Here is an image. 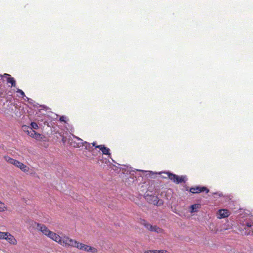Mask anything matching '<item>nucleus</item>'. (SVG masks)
<instances>
[{
  "instance_id": "1",
  "label": "nucleus",
  "mask_w": 253,
  "mask_h": 253,
  "mask_svg": "<svg viewBox=\"0 0 253 253\" xmlns=\"http://www.w3.org/2000/svg\"><path fill=\"white\" fill-rule=\"evenodd\" d=\"M239 228L242 234L253 236V219L246 218L241 221Z\"/></svg>"
},
{
  "instance_id": "2",
  "label": "nucleus",
  "mask_w": 253,
  "mask_h": 253,
  "mask_svg": "<svg viewBox=\"0 0 253 253\" xmlns=\"http://www.w3.org/2000/svg\"><path fill=\"white\" fill-rule=\"evenodd\" d=\"M166 173L168 175V176L169 179L176 184H179L181 182H185L187 180L186 176L185 175H181V176H179L177 175L169 172H167Z\"/></svg>"
},
{
  "instance_id": "3",
  "label": "nucleus",
  "mask_w": 253,
  "mask_h": 253,
  "mask_svg": "<svg viewBox=\"0 0 253 253\" xmlns=\"http://www.w3.org/2000/svg\"><path fill=\"white\" fill-rule=\"evenodd\" d=\"M69 143L74 147L80 148L83 146V140L74 135H72L69 138Z\"/></svg>"
},
{
  "instance_id": "4",
  "label": "nucleus",
  "mask_w": 253,
  "mask_h": 253,
  "mask_svg": "<svg viewBox=\"0 0 253 253\" xmlns=\"http://www.w3.org/2000/svg\"><path fill=\"white\" fill-rule=\"evenodd\" d=\"M61 242L59 244L67 247H75L77 242V241L71 239L67 236L62 237L61 238Z\"/></svg>"
},
{
  "instance_id": "5",
  "label": "nucleus",
  "mask_w": 253,
  "mask_h": 253,
  "mask_svg": "<svg viewBox=\"0 0 253 253\" xmlns=\"http://www.w3.org/2000/svg\"><path fill=\"white\" fill-rule=\"evenodd\" d=\"M75 248H76L80 250L83 251H86L91 253H95L96 251L95 248L89 246L88 245L80 243L79 242H77L76 246Z\"/></svg>"
},
{
  "instance_id": "6",
  "label": "nucleus",
  "mask_w": 253,
  "mask_h": 253,
  "mask_svg": "<svg viewBox=\"0 0 253 253\" xmlns=\"http://www.w3.org/2000/svg\"><path fill=\"white\" fill-rule=\"evenodd\" d=\"M146 199L149 202L154 205L160 206L163 203L161 200H159L157 196L155 195L147 196Z\"/></svg>"
},
{
  "instance_id": "7",
  "label": "nucleus",
  "mask_w": 253,
  "mask_h": 253,
  "mask_svg": "<svg viewBox=\"0 0 253 253\" xmlns=\"http://www.w3.org/2000/svg\"><path fill=\"white\" fill-rule=\"evenodd\" d=\"M143 224L148 230L151 231L156 232L157 233L162 232V229L157 226H153L145 221H144Z\"/></svg>"
},
{
  "instance_id": "8",
  "label": "nucleus",
  "mask_w": 253,
  "mask_h": 253,
  "mask_svg": "<svg viewBox=\"0 0 253 253\" xmlns=\"http://www.w3.org/2000/svg\"><path fill=\"white\" fill-rule=\"evenodd\" d=\"M230 215V211L226 209H221L217 212V217L221 219L228 217Z\"/></svg>"
},
{
  "instance_id": "9",
  "label": "nucleus",
  "mask_w": 253,
  "mask_h": 253,
  "mask_svg": "<svg viewBox=\"0 0 253 253\" xmlns=\"http://www.w3.org/2000/svg\"><path fill=\"white\" fill-rule=\"evenodd\" d=\"M206 191V193H208L209 190L205 187H200L197 186L196 187H192L190 189V192L192 193H199L201 192Z\"/></svg>"
},
{
  "instance_id": "10",
  "label": "nucleus",
  "mask_w": 253,
  "mask_h": 253,
  "mask_svg": "<svg viewBox=\"0 0 253 253\" xmlns=\"http://www.w3.org/2000/svg\"><path fill=\"white\" fill-rule=\"evenodd\" d=\"M96 148H99L102 151L103 154L108 155L110 157L111 154L110 153V149L108 148L103 145H97L96 146Z\"/></svg>"
},
{
  "instance_id": "11",
  "label": "nucleus",
  "mask_w": 253,
  "mask_h": 253,
  "mask_svg": "<svg viewBox=\"0 0 253 253\" xmlns=\"http://www.w3.org/2000/svg\"><path fill=\"white\" fill-rule=\"evenodd\" d=\"M4 159L6 162L7 163L12 164L15 166L16 167H18V164H19V161L16 160L15 159H13L9 156H5L4 157Z\"/></svg>"
},
{
  "instance_id": "12",
  "label": "nucleus",
  "mask_w": 253,
  "mask_h": 253,
  "mask_svg": "<svg viewBox=\"0 0 253 253\" xmlns=\"http://www.w3.org/2000/svg\"><path fill=\"white\" fill-rule=\"evenodd\" d=\"M22 129L29 136H30V135H33L32 134H35V131L29 126L24 125L22 126Z\"/></svg>"
},
{
  "instance_id": "13",
  "label": "nucleus",
  "mask_w": 253,
  "mask_h": 253,
  "mask_svg": "<svg viewBox=\"0 0 253 253\" xmlns=\"http://www.w3.org/2000/svg\"><path fill=\"white\" fill-rule=\"evenodd\" d=\"M38 229L40 230L43 234L46 236L48 234V232L50 231L45 225L42 224H38Z\"/></svg>"
},
{
  "instance_id": "14",
  "label": "nucleus",
  "mask_w": 253,
  "mask_h": 253,
  "mask_svg": "<svg viewBox=\"0 0 253 253\" xmlns=\"http://www.w3.org/2000/svg\"><path fill=\"white\" fill-rule=\"evenodd\" d=\"M5 239L11 244L15 245L17 243V241L14 236L8 233H6Z\"/></svg>"
},
{
  "instance_id": "15",
  "label": "nucleus",
  "mask_w": 253,
  "mask_h": 253,
  "mask_svg": "<svg viewBox=\"0 0 253 253\" xmlns=\"http://www.w3.org/2000/svg\"><path fill=\"white\" fill-rule=\"evenodd\" d=\"M200 208H201L200 204L192 205L190 207V212L191 213L197 212L198 211V210Z\"/></svg>"
},
{
  "instance_id": "16",
  "label": "nucleus",
  "mask_w": 253,
  "mask_h": 253,
  "mask_svg": "<svg viewBox=\"0 0 253 253\" xmlns=\"http://www.w3.org/2000/svg\"><path fill=\"white\" fill-rule=\"evenodd\" d=\"M4 77L8 76L9 77L7 78V81L8 83L11 84V86H15L16 85L15 81L14 80L13 78L10 77V75L7 74H4L3 75Z\"/></svg>"
},
{
  "instance_id": "17",
  "label": "nucleus",
  "mask_w": 253,
  "mask_h": 253,
  "mask_svg": "<svg viewBox=\"0 0 253 253\" xmlns=\"http://www.w3.org/2000/svg\"><path fill=\"white\" fill-rule=\"evenodd\" d=\"M17 168H19L22 171L24 172H28L29 171V168L24 164L19 162V164H18Z\"/></svg>"
},
{
  "instance_id": "18",
  "label": "nucleus",
  "mask_w": 253,
  "mask_h": 253,
  "mask_svg": "<svg viewBox=\"0 0 253 253\" xmlns=\"http://www.w3.org/2000/svg\"><path fill=\"white\" fill-rule=\"evenodd\" d=\"M61 238L62 237H60L59 235L55 233V236H52L50 239L59 244L61 242Z\"/></svg>"
},
{
  "instance_id": "19",
  "label": "nucleus",
  "mask_w": 253,
  "mask_h": 253,
  "mask_svg": "<svg viewBox=\"0 0 253 253\" xmlns=\"http://www.w3.org/2000/svg\"><path fill=\"white\" fill-rule=\"evenodd\" d=\"M144 253H169L167 251L165 250H160V251H157V250H150L145 252Z\"/></svg>"
},
{
  "instance_id": "20",
  "label": "nucleus",
  "mask_w": 253,
  "mask_h": 253,
  "mask_svg": "<svg viewBox=\"0 0 253 253\" xmlns=\"http://www.w3.org/2000/svg\"><path fill=\"white\" fill-rule=\"evenodd\" d=\"M84 146L85 148L86 149V150H88L89 151L90 150V149L91 148V144L90 143H89L86 141H83V146Z\"/></svg>"
},
{
  "instance_id": "21",
  "label": "nucleus",
  "mask_w": 253,
  "mask_h": 253,
  "mask_svg": "<svg viewBox=\"0 0 253 253\" xmlns=\"http://www.w3.org/2000/svg\"><path fill=\"white\" fill-rule=\"evenodd\" d=\"M33 135H30V136L36 138V139H39L41 137V135L39 133H37L35 131V134H32Z\"/></svg>"
},
{
  "instance_id": "22",
  "label": "nucleus",
  "mask_w": 253,
  "mask_h": 253,
  "mask_svg": "<svg viewBox=\"0 0 253 253\" xmlns=\"http://www.w3.org/2000/svg\"><path fill=\"white\" fill-rule=\"evenodd\" d=\"M6 207H5L4 204L0 202V211H4L6 210Z\"/></svg>"
},
{
  "instance_id": "23",
  "label": "nucleus",
  "mask_w": 253,
  "mask_h": 253,
  "mask_svg": "<svg viewBox=\"0 0 253 253\" xmlns=\"http://www.w3.org/2000/svg\"><path fill=\"white\" fill-rule=\"evenodd\" d=\"M31 127H32V128L33 129H37L38 128V126L37 125V124L36 123H35V122H32L31 123Z\"/></svg>"
},
{
  "instance_id": "24",
  "label": "nucleus",
  "mask_w": 253,
  "mask_h": 253,
  "mask_svg": "<svg viewBox=\"0 0 253 253\" xmlns=\"http://www.w3.org/2000/svg\"><path fill=\"white\" fill-rule=\"evenodd\" d=\"M70 138V136L67 138L66 136H63L62 138V141L63 143H66L67 142L69 143V138Z\"/></svg>"
},
{
  "instance_id": "25",
  "label": "nucleus",
  "mask_w": 253,
  "mask_h": 253,
  "mask_svg": "<svg viewBox=\"0 0 253 253\" xmlns=\"http://www.w3.org/2000/svg\"><path fill=\"white\" fill-rule=\"evenodd\" d=\"M16 92L20 93L21 97H25L24 92L21 89H17L16 90Z\"/></svg>"
},
{
  "instance_id": "26",
  "label": "nucleus",
  "mask_w": 253,
  "mask_h": 253,
  "mask_svg": "<svg viewBox=\"0 0 253 253\" xmlns=\"http://www.w3.org/2000/svg\"><path fill=\"white\" fill-rule=\"evenodd\" d=\"M5 236H6V232H0V239H5Z\"/></svg>"
},
{
  "instance_id": "27",
  "label": "nucleus",
  "mask_w": 253,
  "mask_h": 253,
  "mask_svg": "<svg viewBox=\"0 0 253 253\" xmlns=\"http://www.w3.org/2000/svg\"><path fill=\"white\" fill-rule=\"evenodd\" d=\"M52 236H55V233L52 232V231H50L49 232H48V234L46 235V236H47L48 237H49V238H51Z\"/></svg>"
},
{
  "instance_id": "28",
  "label": "nucleus",
  "mask_w": 253,
  "mask_h": 253,
  "mask_svg": "<svg viewBox=\"0 0 253 253\" xmlns=\"http://www.w3.org/2000/svg\"><path fill=\"white\" fill-rule=\"evenodd\" d=\"M67 119V117L64 116H62L60 118V121L61 122H66Z\"/></svg>"
},
{
  "instance_id": "29",
  "label": "nucleus",
  "mask_w": 253,
  "mask_h": 253,
  "mask_svg": "<svg viewBox=\"0 0 253 253\" xmlns=\"http://www.w3.org/2000/svg\"><path fill=\"white\" fill-rule=\"evenodd\" d=\"M214 227V225L213 224H210V229H211L212 231H213L215 232H216L217 231H218V230L216 229V230H213V228Z\"/></svg>"
},
{
  "instance_id": "30",
  "label": "nucleus",
  "mask_w": 253,
  "mask_h": 253,
  "mask_svg": "<svg viewBox=\"0 0 253 253\" xmlns=\"http://www.w3.org/2000/svg\"><path fill=\"white\" fill-rule=\"evenodd\" d=\"M23 99H24V100L25 101H29V100H31V99H30L29 98H28V97H26V96H25V97H23Z\"/></svg>"
},
{
  "instance_id": "31",
  "label": "nucleus",
  "mask_w": 253,
  "mask_h": 253,
  "mask_svg": "<svg viewBox=\"0 0 253 253\" xmlns=\"http://www.w3.org/2000/svg\"><path fill=\"white\" fill-rule=\"evenodd\" d=\"M92 145L93 146H95L96 147V146H97V145H96V144H95V142H93L91 144V145Z\"/></svg>"
},
{
  "instance_id": "32",
  "label": "nucleus",
  "mask_w": 253,
  "mask_h": 253,
  "mask_svg": "<svg viewBox=\"0 0 253 253\" xmlns=\"http://www.w3.org/2000/svg\"><path fill=\"white\" fill-rule=\"evenodd\" d=\"M2 78V76L0 75V78L1 79Z\"/></svg>"
},
{
  "instance_id": "33",
  "label": "nucleus",
  "mask_w": 253,
  "mask_h": 253,
  "mask_svg": "<svg viewBox=\"0 0 253 253\" xmlns=\"http://www.w3.org/2000/svg\"><path fill=\"white\" fill-rule=\"evenodd\" d=\"M54 116L57 117V116L56 114H54Z\"/></svg>"
},
{
  "instance_id": "34",
  "label": "nucleus",
  "mask_w": 253,
  "mask_h": 253,
  "mask_svg": "<svg viewBox=\"0 0 253 253\" xmlns=\"http://www.w3.org/2000/svg\"><path fill=\"white\" fill-rule=\"evenodd\" d=\"M137 171H141V170L136 169Z\"/></svg>"
}]
</instances>
